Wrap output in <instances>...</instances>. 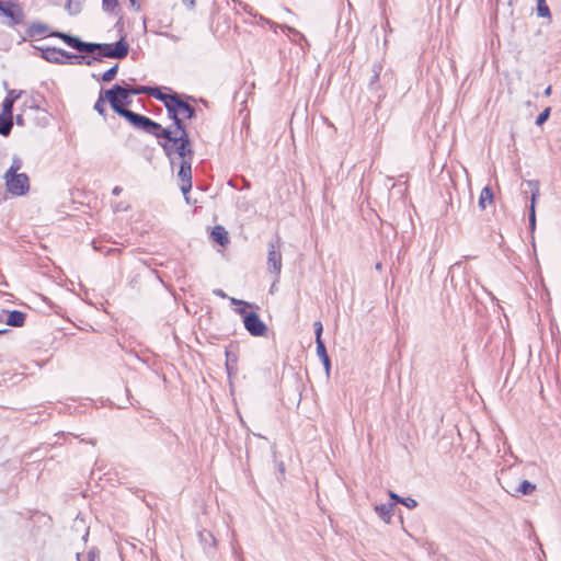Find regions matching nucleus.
<instances>
[{"mask_svg": "<svg viewBox=\"0 0 561 561\" xmlns=\"http://www.w3.org/2000/svg\"><path fill=\"white\" fill-rule=\"evenodd\" d=\"M130 92L128 88L122 85H114L112 89L105 91V99L111 104L112 108L119 114V111H125V105L129 104Z\"/></svg>", "mask_w": 561, "mask_h": 561, "instance_id": "nucleus-7", "label": "nucleus"}, {"mask_svg": "<svg viewBox=\"0 0 561 561\" xmlns=\"http://www.w3.org/2000/svg\"><path fill=\"white\" fill-rule=\"evenodd\" d=\"M13 123L12 118H7L0 121V135L8 136L12 129Z\"/></svg>", "mask_w": 561, "mask_h": 561, "instance_id": "nucleus-19", "label": "nucleus"}, {"mask_svg": "<svg viewBox=\"0 0 561 561\" xmlns=\"http://www.w3.org/2000/svg\"><path fill=\"white\" fill-rule=\"evenodd\" d=\"M401 504L407 506L408 508H414L417 505V502L412 497H403Z\"/></svg>", "mask_w": 561, "mask_h": 561, "instance_id": "nucleus-31", "label": "nucleus"}, {"mask_svg": "<svg viewBox=\"0 0 561 561\" xmlns=\"http://www.w3.org/2000/svg\"><path fill=\"white\" fill-rule=\"evenodd\" d=\"M321 360H322V363L324 365L327 374L329 375V371H330V358H329V356H325V357L321 358Z\"/></svg>", "mask_w": 561, "mask_h": 561, "instance_id": "nucleus-37", "label": "nucleus"}, {"mask_svg": "<svg viewBox=\"0 0 561 561\" xmlns=\"http://www.w3.org/2000/svg\"><path fill=\"white\" fill-rule=\"evenodd\" d=\"M493 203V193L490 187H484L481 191L480 197H479V207L481 209H485L488 205H491Z\"/></svg>", "mask_w": 561, "mask_h": 561, "instance_id": "nucleus-16", "label": "nucleus"}, {"mask_svg": "<svg viewBox=\"0 0 561 561\" xmlns=\"http://www.w3.org/2000/svg\"><path fill=\"white\" fill-rule=\"evenodd\" d=\"M317 343V355L321 358L328 356L325 346L322 340L316 341Z\"/></svg>", "mask_w": 561, "mask_h": 561, "instance_id": "nucleus-26", "label": "nucleus"}, {"mask_svg": "<svg viewBox=\"0 0 561 561\" xmlns=\"http://www.w3.org/2000/svg\"><path fill=\"white\" fill-rule=\"evenodd\" d=\"M267 270L275 274L277 280L282 271V254L273 243L270 244L268 249Z\"/></svg>", "mask_w": 561, "mask_h": 561, "instance_id": "nucleus-11", "label": "nucleus"}, {"mask_svg": "<svg viewBox=\"0 0 561 561\" xmlns=\"http://www.w3.org/2000/svg\"><path fill=\"white\" fill-rule=\"evenodd\" d=\"M167 110L170 116L174 119L172 125H176V123L182 125V118H192L194 115V108L188 103L180 100L175 94L167 100Z\"/></svg>", "mask_w": 561, "mask_h": 561, "instance_id": "nucleus-6", "label": "nucleus"}, {"mask_svg": "<svg viewBox=\"0 0 561 561\" xmlns=\"http://www.w3.org/2000/svg\"><path fill=\"white\" fill-rule=\"evenodd\" d=\"M211 238L214 241L225 247L229 242L227 230L222 226H215L211 231Z\"/></svg>", "mask_w": 561, "mask_h": 561, "instance_id": "nucleus-12", "label": "nucleus"}, {"mask_svg": "<svg viewBox=\"0 0 561 561\" xmlns=\"http://www.w3.org/2000/svg\"><path fill=\"white\" fill-rule=\"evenodd\" d=\"M150 95L154 96L156 99L162 101L164 103V105L167 106V100L170 99L171 95H168V94H164L162 93L159 89L157 88H151L150 89Z\"/></svg>", "mask_w": 561, "mask_h": 561, "instance_id": "nucleus-21", "label": "nucleus"}, {"mask_svg": "<svg viewBox=\"0 0 561 561\" xmlns=\"http://www.w3.org/2000/svg\"><path fill=\"white\" fill-rule=\"evenodd\" d=\"M313 325H314L316 341L322 340L321 339L322 331H323L322 323L320 321H316Z\"/></svg>", "mask_w": 561, "mask_h": 561, "instance_id": "nucleus-30", "label": "nucleus"}, {"mask_svg": "<svg viewBox=\"0 0 561 561\" xmlns=\"http://www.w3.org/2000/svg\"><path fill=\"white\" fill-rule=\"evenodd\" d=\"M288 31H289V32H291V33H294V34H299V33L297 32V30L291 28V27H288Z\"/></svg>", "mask_w": 561, "mask_h": 561, "instance_id": "nucleus-43", "label": "nucleus"}, {"mask_svg": "<svg viewBox=\"0 0 561 561\" xmlns=\"http://www.w3.org/2000/svg\"><path fill=\"white\" fill-rule=\"evenodd\" d=\"M81 0H68L67 10L70 14H77L80 11Z\"/></svg>", "mask_w": 561, "mask_h": 561, "instance_id": "nucleus-23", "label": "nucleus"}, {"mask_svg": "<svg viewBox=\"0 0 561 561\" xmlns=\"http://www.w3.org/2000/svg\"><path fill=\"white\" fill-rule=\"evenodd\" d=\"M150 89L151 88L138 87L136 89H129V92H130V95H136V94H141V93L150 94Z\"/></svg>", "mask_w": 561, "mask_h": 561, "instance_id": "nucleus-32", "label": "nucleus"}, {"mask_svg": "<svg viewBox=\"0 0 561 561\" xmlns=\"http://www.w3.org/2000/svg\"><path fill=\"white\" fill-rule=\"evenodd\" d=\"M116 5H117V1L116 0H103V8L106 11L114 10Z\"/></svg>", "mask_w": 561, "mask_h": 561, "instance_id": "nucleus-34", "label": "nucleus"}, {"mask_svg": "<svg viewBox=\"0 0 561 561\" xmlns=\"http://www.w3.org/2000/svg\"><path fill=\"white\" fill-rule=\"evenodd\" d=\"M525 183L527 184V186H529L530 193L535 192V187L540 188V184L537 180H528Z\"/></svg>", "mask_w": 561, "mask_h": 561, "instance_id": "nucleus-36", "label": "nucleus"}, {"mask_svg": "<svg viewBox=\"0 0 561 561\" xmlns=\"http://www.w3.org/2000/svg\"><path fill=\"white\" fill-rule=\"evenodd\" d=\"M21 91L10 90L5 96V100H11L14 103L21 96Z\"/></svg>", "mask_w": 561, "mask_h": 561, "instance_id": "nucleus-29", "label": "nucleus"}, {"mask_svg": "<svg viewBox=\"0 0 561 561\" xmlns=\"http://www.w3.org/2000/svg\"><path fill=\"white\" fill-rule=\"evenodd\" d=\"M535 489H536L535 484L530 483L527 480H524L517 488L508 490V492L513 495H517V494L528 495V494H531L535 491Z\"/></svg>", "mask_w": 561, "mask_h": 561, "instance_id": "nucleus-15", "label": "nucleus"}, {"mask_svg": "<svg viewBox=\"0 0 561 561\" xmlns=\"http://www.w3.org/2000/svg\"><path fill=\"white\" fill-rule=\"evenodd\" d=\"M0 12L5 16H11V5L5 4L4 2L0 1Z\"/></svg>", "mask_w": 561, "mask_h": 561, "instance_id": "nucleus-33", "label": "nucleus"}, {"mask_svg": "<svg viewBox=\"0 0 561 561\" xmlns=\"http://www.w3.org/2000/svg\"><path fill=\"white\" fill-rule=\"evenodd\" d=\"M214 294H215L216 296H218V297L227 298L226 293H225L224 290H221V289H215V290H214Z\"/></svg>", "mask_w": 561, "mask_h": 561, "instance_id": "nucleus-39", "label": "nucleus"}, {"mask_svg": "<svg viewBox=\"0 0 561 561\" xmlns=\"http://www.w3.org/2000/svg\"><path fill=\"white\" fill-rule=\"evenodd\" d=\"M54 36L61 38L67 45L79 51L94 53L98 50L102 57L121 59L127 56L129 49L128 44L123 38L115 44H94L84 43L78 37L59 32L55 33Z\"/></svg>", "mask_w": 561, "mask_h": 561, "instance_id": "nucleus-2", "label": "nucleus"}, {"mask_svg": "<svg viewBox=\"0 0 561 561\" xmlns=\"http://www.w3.org/2000/svg\"><path fill=\"white\" fill-rule=\"evenodd\" d=\"M376 268H377V270H381V263H377V264H376Z\"/></svg>", "mask_w": 561, "mask_h": 561, "instance_id": "nucleus-45", "label": "nucleus"}, {"mask_svg": "<svg viewBox=\"0 0 561 561\" xmlns=\"http://www.w3.org/2000/svg\"><path fill=\"white\" fill-rule=\"evenodd\" d=\"M243 325L252 336H264L267 332V325L255 312H249L244 316Z\"/></svg>", "mask_w": 561, "mask_h": 561, "instance_id": "nucleus-8", "label": "nucleus"}, {"mask_svg": "<svg viewBox=\"0 0 561 561\" xmlns=\"http://www.w3.org/2000/svg\"><path fill=\"white\" fill-rule=\"evenodd\" d=\"M192 162L193 160H181L178 176L181 181V191L186 195L192 187Z\"/></svg>", "mask_w": 561, "mask_h": 561, "instance_id": "nucleus-9", "label": "nucleus"}, {"mask_svg": "<svg viewBox=\"0 0 561 561\" xmlns=\"http://www.w3.org/2000/svg\"><path fill=\"white\" fill-rule=\"evenodd\" d=\"M529 226L531 231H534L536 227V209H529Z\"/></svg>", "mask_w": 561, "mask_h": 561, "instance_id": "nucleus-35", "label": "nucleus"}, {"mask_svg": "<svg viewBox=\"0 0 561 561\" xmlns=\"http://www.w3.org/2000/svg\"><path fill=\"white\" fill-rule=\"evenodd\" d=\"M375 512L386 523H390L393 514L392 504H379L375 506Z\"/></svg>", "mask_w": 561, "mask_h": 561, "instance_id": "nucleus-14", "label": "nucleus"}, {"mask_svg": "<svg viewBox=\"0 0 561 561\" xmlns=\"http://www.w3.org/2000/svg\"><path fill=\"white\" fill-rule=\"evenodd\" d=\"M551 93V87H548L546 90H545V94L546 95H550Z\"/></svg>", "mask_w": 561, "mask_h": 561, "instance_id": "nucleus-42", "label": "nucleus"}, {"mask_svg": "<svg viewBox=\"0 0 561 561\" xmlns=\"http://www.w3.org/2000/svg\"><path fill=\"white\" fill-rule=\"evenodd\" d=\"M19 169L20 163L14 161L4 174L7 190L14 196L24 195L30 188L27 175L25 173H18Z\"/></svg>", "mask_w": 561, "mask_h": 561, "instance_id": "nucleus-3", "label": "nucleus"}, {"mask_svg": "<svg viewBox=\"0 0 561 561\" xmlns=\"http://www.w3.org/2000/svg\"><path fill=\"white\" fill-rule=\"evenodd\" d=\"M105 101H107L105 99V95H100V98L98 99V101L95 102L94 104V110L100 114V115H104L105 113Z\"/></svg>", "mask_w": 561, "mask_h": 561, "instance_id": "nucleus-24", "label": "nucleus"}, {"mask_svg": "<svg viewBox=\"0 0 561 561\" xmlns=\"http://www.w3.org/2000/svg\"><path fill=\"white\" fill-rule=\"evenodd\" d=\"M119 115L125 117L135 127L142 129L151 135H154L157 138H160V130H162V127L161 125L151 121L150 118L134 113L129 110L119 111Z\"/></svg>", "mask_w": 561, "mask_h": 561, "instance_id": "nucleus-4", "label": "nucleus"}, {"mask_svg": "<svg viewBox=\"0 0 561 561\" xmlns=\"http://www.w3.org/2000/svg\"><path fill=\"white\" fill-rule=\"evenodd\" d=\"M131 4H135L136 3V0H129Z\"/></svg>", "mask_w": 561, "mask_h": 561, "instance_id": "nucleus-46", "label": "nucleus"}, {"mask_svg": "<svg viewBox=\"0 0 561 561\" xmlns=\"http://www.w3.org/2000/svg\"><path fill=\"white\" fill-rule=\"evenodd\" d=\"M7 332V330H0V334Z\"/></svg>", "mask_w": 561, "mask_h": 561, "instance_id": "nucleus-47", "label": "nucleus"}, {"mask_svg": "<svg viewBox=\"0 0 561 561\" xmlns=\"http://www.w3.org/2000/svg\"><path fill=\"white\" fill-rule=\"evenodd\" d=\"M537 14L541 18H550V10L545 0H537Z\"/></svg>", "mask_w": 561, "mask_h": 561, "instance_id": "nucleus-18", "label": "nucleus"}, {"mask_svg": "<svg viewBox=\"0 0 561 561\" xmlns=\"http://www.w3.org/2000/svg\"><path fill=\"white\" fill-rule=\"evenodd\" d=\"M184 3H187L190 7L194 5V0H183Z\"/></svg>", "mask_w": 561, "mask_h": 561, "instance_id": "nucleus-41", "label": "nucleus"}, {"mask_svg": "<svg viewBox=\"0 0 561 561\" xmlns=\"http://www.w3.org/2000/svg\"><path fill=\"white\" fill-rule=\"evenodd\" d=\"M230 302L232 305H237L238 307L234 309V311L237 313H239L240 316H242L244 318L245 314H248L249 312H247V308H250V307H253V305L247 302V301H243V300H240V299H237V298H233V297H230L229 298Z\"/></svg>", "mask_w": 561, "mask_h": 561, "instance_id": "nucleus-17", "label": "nucleus"}, {"mask_svg": "<svg viewBox=\"0 0 561 561\" xmlns=\"http://www.w3.org/2000/svg\"><path fill=\"white\" fill-rule=\"evenodd\" d=\"M121 191H122V188H121L119 186H115V187L113 188V194H114V195H118V194L121 193Z\"/></svg>", "mask_w": 561, "mask_h": 561, "instance_id": "nucleus-40", "label": "nucleus"}, {"mask_svg": "<svg viewBox=\"0 0 561 561\" xmlns=\"http://www.w3.org/2000/svg\"><path fill=\"white\" fill-rule=\"evenodd\" d=\"M43 58L50 62L61 64L64 58L71 59L77 58L78 62L84 60V57H77L68 51L58 48H46L43 49Z\"/></svg>", "mask_w": 561, "mask_h": 561, "instance_id": "nucleus-10", "label": "nucleus"}, {"mask_svg": "<svg viewBox=\"0 0 561 561\" xmlns=\"http://www.w3.org/2000/svg\"><path fill=\"white\" fill-rule=\"evenodd\" d=\"M199 538L204 542L209 541L211 545H214V546L216 545L215 537L210 533H208V531H201L199 533Z\"/></svg>", "mask_w": 561, "mask_h": 561, "instance_id": "nucleus-27", "label": "nucleus"}, {"mask_svg": "<svg viewBox=\"0 0 561 561\" xmlns=\"http://www.w3.org/2000/svg\"><path fill=\"white\" fill-rule=\"evenodd\" d=\"M25 321V314L21 311L13 310L7 313L5 323L10 327H22Z\"/></svg>", "mask_w": 561, "mask_h": 561, "instance_id": "nucleus-13", "label": "nucleus"}, {"mask_svg": "<svg viewBox=\"0 0 561 561\" xmlns=\"http://www.w3.org/2000/svg\"><path fill=\"white\" fill-rule=\"evenodd\" d=\"M117 69H118V66H117V65H115L114 67H112V68H110L108 70H106V71L103 73V76H102V80H103L104 82H110V81H112V80L115 78L116 73H117Z\"/></svg>", "mask_w": 561, "mask_h": 561, "instance_id": "nucleus-22", "label": "nucleus"}, {"mask_svg": "<svg viewBox=\"0 0 561 561\" xmlns=\"http://www.w3.org/2000/svg\"><path fill=\"white\" fill-rule=\"evenodd\" d=\"M389 496L391 500L398 502V503H401L402 499L401 496H399L398 494H396L394 492L390 491L389 492Z\"/></svg>", "mask_w": 561, "mask_h": 561, "instance_id": "nucleus-38", "label": "nucleus"}, {"mask_svg": "<svg viewBox=\"0 0 561 561\" xmlns=\"http://www.w3.org/2000/svg\"><path fill=\"white\" fill-rule=\"evenodd\" d=\"M549 115H550V107H547L546 110H543L538 116H537V119H536V124L538 126L542 125L548 118H549Z\"/></svg>", "mask_w": 561, "mask_h": 561, "instance_id": "nucleus-25", "label": "nucleus"}, {"mask_svg": "<svg viewBox=\"0 0 561 561\" xmlns=\"http://www.w3.org/2000/svg\"><path fill=\"white\" fill-rule=\"evenodd\" d=\"M13 102L11 100H5L2 103V115L7 118H12V110H13Z\"/></svg>", "mask_w": 561, "mask_h": 561, "instance_id": "nucleus-20", "label": "nucleus"}, {"mask_svg": "<svg viewBox=\"0 0 561 561\" xmlns=\"http://www.w3.org/2000/svg\"><path fill=\"white\" fill-rule=\"evenodd\" d=\"M226 367H227L228 373H230V362H229V359L226 363Z\"/></svg>", "mask_w": 561, "mask_h": 561, "instance_id": "nucleus-44", "label": "nucleus"}, {"mask_svg": "<svg viewBox=\"0 0 561 561\" xmlns=\"http://www.w3.org/2000/svg\"><path fill=\"white\" fill-rule=\"evenodd\" d=\"M159 145L163 148L171 165L175 159L193 160V149L188 139V135L182 125H171L160 130Z\"/></svg>", "mask_w": 561, "mask_h": 561, "instance_id": "nucleus-1", "label": "nucleus"}, {"mask_svg": "<svg viewBox=\"0 0 561 561\" xmlns=\"http://www.w3.org/2000/svg\"><path fill=\"white\" fill-rule=\"evenodd\" d=\"M539 195H540V188L535 187V192L531 193V196H530L529 209H536V203H537Z\"/></svg>", "mask_w": 561, "mask_h": 561, "instance_id": "nucleus-28", "label": "nucleus"}, {"mask_svg": "<svg viewBox=\"0 0 561 561\" xmlns=\"http://www.w3.org/2000/svg\"><path fill=\"white\" fill-rule=\"evenodd\" d=\"M119 115L125 117L135 127L142 129L151 135H154L157 138H160V130H162V127L161 125L151 121L150 118L134 113L129 110L119 111Z\"/></svg>", "mask_w": 561, "mask_h": 561, "instance_id": "nucleus-5", "label": "nucleus"}]
</instances>
